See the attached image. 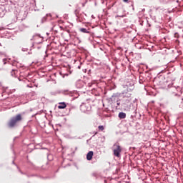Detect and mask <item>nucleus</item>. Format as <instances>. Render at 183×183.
<instances>
[{
    "label": "nucleus",
    "mask_w": 183,
    "mask_h": 183,
    "mask_svg": "<svg viewBox=\"0 0 183 183\" xmlns=\"http://www.w3.org/2000/svg\"><path fill=\"white\" fill-rule=\"evenodd\" d=\"M134 88H135L134 81H127L125 84L123 85V97L129 98V97H131V93L129 92H131V91H134Z\"/></svg>",
    "instance_id": "f257e3e1"
},
{
    "label": "nucleus",
    "mask_w": 183,
    "mask_h": 183,
    "mask_svg": "<svg viewBox=\"0 0 183 183\" xmlns=\"http://www.w3.org/2000/svg\"><path fill=\"white\" fill-rule=\"evenodd\" d=\"M21 121H22V115L21 114H18L11 117L8 122L9 128H15V127H16V124H18V122H21Z\"/></svg>",
    "instance_id": "f03ea898"
},
{
    "label": "nucleus",
    "mask_w": 183,
    "mask_h": 183,
    "mask_svg": "<svg viewBox=\"0 0 183 183\" xmlns=\"http://www.w3.org/2000/svg\"><path fill=\"white\" fill-rule=\"evenodd\" d=\"M74 14L80 22H82V21H85V17H86V14L85 13H81L79 12V10H75ZM84 15L85 17L84 16Z\"/></svg>",
    "instance_id": "7ed1b4c3"
},
{
    "label": "nucleus",
    "mask_w": 183,
    "mask_h": 183,
    "mask_svg": "<svg viewBox=\"0 0 183 183\" xmlns=\"http://www.w3.org/2000/svg\"><path fill=\"white\" fill-rule=\"evenodd\" d=\"M80 110L81 112H88V111H91V104L89 103H83L80 106Z\"/></svg>",
    "instance_id": "20e7f679"
},
{
    "label": "nucleus",
    "mask_w": 183,
    "mask_h": 183,
    "mask_svg": "<svg viewBox=\"0 0 183 183\" xmlns=\"http://www.w3.org/2000/svg\"><path fill=\"white\" fill-rule=\"evenodd\" d=\"M114 147H116L115 149H114V154L115 155V157H117L118 158H119L121 157V146L119 145H114Z\"/></svg>",
    "instance_id": "39448f33"
},
{
    "label": "nucleus",
    "mask_w": 183,
    "mask_h": 183,
    "mask_svg": "<svg viewBox=\"0 0 183 183\" xmlns=\"http://www.w3.org/2000/svg\"><path fill=\"white\" fill-rule=\"evenodd\" d=\"M5 14H6V9H5V6H0V18H4L5 16Z\"/></svg>",
    "instance_id": "423d86ee"
},
{
    "label": "nucleus",
    "mask_w": 183,
    "mask_h": 183,
    "mask_svg": "<svg viewBox=\"0 0 183 183\" xmlns=\"http://www.w3.org/2000/svg\"><path fill=\"white\" fill-rule=\"evenodd\" d=\"M92 157H94V152L90 151L86 154L87 161H91L92 159Z\"/></svg>",
    "instance_id": "0eeeda50"
},
{
    "label": "nucleus",
    "mask_w": 183,
    "mask_h": 183,
    "mask_svg": "<svg viewBox=\"0 0 183 183\" xmlns=\"http://www.w3.org/2000/svg\"><path fill=\"white\" fill-rule=\"evenodd\" d=\"M118 117L120 119H125L127 118V114L125 112H119Z\"/></svg>",
    "instance_id": "6e6552de"
},
{
    "label": "nucleus",
    "mask_w": 183,
    "mask_h": 183,
    "mask_svg": "<svg viewBox=\"0 0 183 183\" xmlns=\"http://www.w3.org/2000/svg\"><path fill=\"white\" fill-rule=\"evenodd\" d=\"M58 108L59 109H65L66 108V104L65 102H60L59 103Z\"/></svg>",
    "instance_id": "1a4fd4ad"
},
{
    "label": "nucleus",
    "mask_w": 183,
    "mask_h": 183,
    "mask_svg": "<svg viewBox=\"0 0 183 183\" xmlns=\"http://www.w3.org/2000/svg\"><path fill=\"white\" fill-rule=\"evenodd\" d=\"M36 39H42V37L39 34H36L33 36L32 39H31V41H36Z\"/></svg>",
    "instance_id": "9d476101"
},
{
    "label": "nucleus",
    "mask_w": 183,
    "mask_h": 183,
    "mask_svg": "<svg viewBox=\"0 0 183 183\" xmlns=\"http://www.w3.org/2000/svg\"><path fill=\"white\" fill-rule=\"evenodd\" d=\"M139 174H141V177H139V179H142V177H144V175H145V171H144V169H139Z\"/></svg>",
    "instance_id": "9b49d317"
},
{
    "label": "nucleus",
    "mask_w": 183,
    "mask_h": 183,
    "mask_svg": "<svg viewBox=\"0 0 183 183\" xmlns=\"http://www.w3.org/2000/svg\"><path fill=\"white\" fill-rule=\"evenodd\" d=\"M18 74V70H16V69H12L11 71V75L14 78H16V74Z\"/></svg>",
    "instance_id": "f8f14e48"
},
{
    "label": "nucleus",
    "mask_w": 183,
    "mask_h": 183,
    "mask_svg": "<svg viewBox=\"0 0 183 183\" xmlns=\"http://www.w3.org/2000/svg\"><path fill=\"white\" fill-rule=\"evenodd\" d=\"M137 109L134 110V111L133 112V113L132 114L131 118H132V119H133V121H135V119H137Z\"/></svg>",
    "instance_id": "ddd939ff"
},
{
    "label": "nucleus",
    "mask_w": 183,
    "mask_h": 183,
    "mask_svg": "<svg viewBox=\"0 0 183 183\" xmlns=\"http://www.w3.org/2000/svg\"><path fill=\"white\" fill-rule=\"evenodd\" d=\"M24 14L22 12H20L17 16V19H19L20 21H24V19H25V18H26V16L24 17H21L22 16V15H24Z\"/></svg>",
    "instance_id": "4468645a"
},
{
    "label": "nucleus",
    "mask_w": 183,
    "mask_h": 183,
    "mask_svg": "<svg viewBox=\"0 0 183 183\" xmlns=\"http://www.w3.org/2000/svg\"><path fill=\"white\" fill-rule=\"evenodd\" d=\"M80 32H83V34H89V31H87V29L85 28H81Z\"/></svg>",
    "instance_id": "2eb2a0df"
},
{
    "label": "nucleus",
    "mask_w": 183,
    "mask_h": 183,
    "mask_svg": "<svg viewBox=\"0 0 183 183\" xmlns=\"http://www.w3.org/2000/svg\"><path fill=\"white\" fill-rule=\"evenodd\" d=\"M63 94H64V95H71V94H72V93H71V92L68 91V90H64V91L63 92Z\"/></svg>",
    "instance_id": "dca6fc26"
},
{
    "label": "nucleus",
    "mask_w": 183,
    "mask_h": 183,
    "mask_svg": "<svg viewBox=\"0 0 183 183\" xmlns=\"http://www.w3.org/2000/svg\"><path fill=\"white\" fill-rule=\"evenodd\" d=\"M159 1L161 4H168L171 0H159Z\"/></svg>",
    "instance_id": "f3484780"
},
{
    "label": "nucleus",
    "mask_w": 183,
    "mask_h": 183,
    "mask_svg": "<svg viewBox=\"0 0 183 183\" xmlns=\"http://www.w3.org/2000/svg\"><path fill=\"white\" fill-rule=\"evenodd\" d=\"M99 131H104V129H105V127H104V126L100 125L98 127Z\"/></svg>",
    "instance_id": "a211bd4d"
},
{
    "label": "nucleus",
    "mask_w": 183,
    "mask_h": 183,
    "mask_svg": "<svg viewBox=\"0 0 183 183\" xmlns=\"http://www.w3.org/2000/svg\"><path fill=\"white\" fill-rule=\"evenodd\" d=\"M92 175L95 177V178H99V174L97 172H94L92 174Z\"/></svg>",
    "instance_id": "6ab92c4d"
},
{
    "label": "nucleus",
    "mask_w": 183,
    "mask_h": 183,
    "mask_svg": "<svg viewBox=\"0 0 183 183\" xmlns=\"http://www.w3.org/2000/svg\"><path fill=\"white\" fill-rule=\"evenodd\" d=\"M173 95L174 97H179V94L178 93H177L176 92H173Z\"/></svg>",
    "instance_id": "aec40b11"
},
{
    "label": "nucleus",
    "mask_w": 183,
    "mask_h": 183,
    "mask_svg": "<svg viewBox=\"0 0 183 183\" xmlns=\"http://www.w3.org/2000/svg\"><path fill=\"white\" fill-rule=\"evenodd\" d=\"M131 165L132 167H133V168H137V167H138V164H137L136 166H134V162H131Z\"/></svg>",
    "instance_id": "412c9836"
},
{
    "label": "nucleus",
    "mask_w": 183,
    "mask_h": 183,
    "mask_svg": "<svg viewBox=\"0 0 183 183\" xmlns=\"http://www.w3.org/2000/svg\"><path fill=\"white\" fill-rule=\"evenodd\" d=\"M49 157H52V155H51V154H48V155H47V159H48V161H52V159H49Z\"/></svg>",
    "instance_id": "4be33fe9"
},
{
    "label": "nucleus",
    "mask_w": 183,
    "mask_h": 183,
    "mask_svg": "<svg viewBox=\"0 0 183 183\" xmlns=\"http://www.w3.org/2000/svg\"><path fill=\"white\" fill-rule=\"evenodd\" d=\"M139 84H144V81L141 79V76H139Z\"/></svg>",
    "instance_id": "5701e85b"
},
{
    "label": "nucleus",
    "mask_w": 183,
    "mask_h": 183,
    "mask_svg": "<svg viewBox=\"0 0 183 183\" xmlns=\"http://www.w3.org/2000/svg\"><path fill=\"white\" fill-rule=\"evenodd\" d=\"M0 56H6V54L4 52L0 51Z\"/></svg>",
    "instance_id": "b1692460"
},
{
    "label": "nucleus",
    "mask_w": 183,
    "mask_h": 183,
    "mask_svg": "<svg viewBox=\"0 0 183 183\" xmlns=\"http://www.w3.org/2000/svg\"><path fill=\"white\" fill-rule=\"evenodd\" d=\"M172 89H175V91H181V87L177 86V88Z\"/></svg>",
    "instance_id": "393cba45"
},
{
    "label": "nucleus",
    "mask_w": 183,
    "mask_h": 183,
    "mask_svg": "<svg viewBox=\"0 0 183 183\" xmlns=\"http://www.w3.org/2000/svg\"><path fill=\"white\" fill-rule=\"evenodd\" d=\"M3 62H4V65H5L6 64V59H3Z\"/></svg>",
    "instance_id": "a878e982"
},
{
    "label": "nucleus",
    "mask_w": 183,
    "mask_h": 183,
    "mask_svg": "<svg viewBox=\"0 0 183 183\" xmlns=\"http://www.w3.org/2000/svg\"><path fill=\"white\" fill-rule=\"evenodd\" d=\"M123 2H125L126 4H128L129 0H123Z\"/></svg>",
    "instance_id": "bb28decb"
},
{
    "label": "nucleus",
    "mask_w": 183,
    "mask_h": 183,
    "mask_svg": "<svg viewBox=\"0 0 183 183\" xmlns=\"http://www.w3.org/2000/svg\"><path fill=\"white\" fill-rule=\"evenodd\" d=\"M117 106L121 105V103H120L119 102L117 101Z\"/></svg>",
    "instance_id": "cd10ccee"
},
{
    "label": "nucleus",
    "mask_w": 183,
    "mask_h": 183,
    "mask_svg": "<svg viewBox=\"0 0 183 183\" xmlns=\"http://www.w3.org/2000/svg\"><path fill=\"white\" fill-rule=\"evenodd\" d=\"M139 65H145V62H141L139 63Z\"/></svg>",
    "instance_id": "c85d7f7f"
},
{
    "label": "nucleus",
    "mask_w": 183,
    "mask_h": 183,
    "mask_svg": "<svg viewBox=\"0 0 183 183\" xmlns=\"http://www.w3.org/2000/svg\"><path fill=\"white\" fill-rule=\"evenodd\" d=\"M114 98H115V97L112 96V98H111L112 101H114Z\"/></svg>",
    "instance_id": "c756f323"
},
{
    "label": "nucleus",
    "mask_w": 183,
    "mask_h": 183,
    "mask_svg": "<svg viewBox=\"0 0 183 183\" xmlns=\"http://www.w3.org/2000/svg\"><path fill=\"white\" fill-rule=\"evenodd\" d=\"M82 6H85V3H82Z\"/></svg>",
    "instance_id": "7c9ffc66"
},
{
    "label": "nucleus",
    "mask_w": 183,
    "mask_h": 183,
    "mask_svg": "<svg viewBox=\"0 0 183 183\" xmlns=\"http://www.w3.org/2000/svg\"><path fill=\"white\" fill-rule=\"evenodd\" d=\"M12 164H15V162L13 161V162H12Z\"/></svg>",
    "instance_id": "2f4dec72"
},
{
    "label": "nucleus",
    "mask_w": 183,
    "mask_h": 183,
    "mask_svg": "<svg viewBox=\"0 0 183 183\" xmlns=\"http://www.w3.org/2000/svg\"><path fill=\"white\" fill-rule=\"evenodd\" d=\"M0 31H2V28H0Z\"/></svg>",
    "instance_id": "473e14b6"
},
{
    "label": "nucleus",
    "mask_w": 183,
    "mask_h": 183,
    "mask_svg": "<svg viewBox=\"0 0 183 183\" xmlns=\"http://www.w3.org/2000/svg\"><path fill=\"white\" fill-rule=\"evenodd\" d=\"M0 46H2V44L0 43Z\"/></svg>",
    "instance_id": "72a5a7b5"
},
{
    "label": "nucleus",
    "mask_w": 183,
    "mask_h": 183,
    "mask_svg": "<svg viewBox=\"0 0 183 183\" xmlns=\"http://www.w3.org/2000/svg\"><path fill=\"white\" fill-rule=\"evenodd\" d=\"M117 109H119L118 107H116Z\"/></svg>",
    "instance_id": "f704fd0d"
},
{
    "label": "nucleus",
    "mask_w": 183,
    "mask_h": 183,
    "mask_svg": "<svg viewBox=\"0 0 183 183\" xmlns=\"http://www.w3.org/2000/svg\"><path fill=\"white\" fill-rule=\"evenodd\" d=\"M142 16H144V14H142Z\"/></svg>",
    "instance_id": "c9c22d12"
},
{
    "label": "nucleus",
    "mask_w": 183,
    "mask_h": 183,
    "mask_svg": "<svg viewBox=\"0 0 183 183\" xmlns=\"http://www.w3.org/2000/svg\"><path fill=\"white\" fill-rule=\"evenodd\" d=\"M102 4H104V0H102Z\"/></svg>",
    "instance_id": "e433bc0d"
},
{
    "label": "nucleus",
    "mask_w": 183,
    "mask_h": 183,
    "mask_svg": "<svg viewBox=\"0 0 183 183\" xmlns=\"http://www.w3.org/2000/svg\"><path fill=\"white\" fill-rule=\"evenodd\" d=\"M139 14H142V12H139Z\"/></svg>",
    "instance_id": "4c0bfd02"
}]
</instances>
